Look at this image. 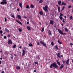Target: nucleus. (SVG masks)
Returning a JSON list of instances; mask_svg holds the SVG:
<instances>
[{"instance_id":"obj_21","label":"nucleus","mask_w":73,"mask_h":73,"mask_svg":"<svg viewBox=\"0 0 73 73\" xmlns=\"http://www.w3.org/2000/svg\"><path fill=\"white\" fill-rule=\"evenodd\" d=\"M39 14L40 15H43V12L42 11H40L39 12Z\"/></svg>"},{"instance_id":"obj_42","label":"nucleus","mask_w":73,"mask_h":73,"mask_svg":"<svg viewBox=\"0 0 73 73\" xmlns=\"http://www.w3.org/2000/svg\"><path fill=\"white\" fill-rule=\"evenodd\" d=\"M0 33H1V34L3 33V31H2V30H1L0 31Z\"/></svg>"},{"instance_id":"obj_59","label":"nucleus","mask_w":73,"mask_h":73,"mask_svg":"<svg viewBox=\"0 0 73 73\" xmlns=\"http://www.w3.org/2000/svg\"><path fill=\"white\" fill-rule=\"evenodd\" d=\"M0 64H1V61H0Z\"/></svg>"},{"instance_id":"obj_47","label":"nucleus","mask_w":73,"mask_h":73,"mask_svg":"<svg viewBox=\"0 0 73 73\" xmlns=\"http://www.w3.org/2000/svg\"><path fill=\"white\" fill-rule=\"evenodd\" d=\"M65 62H66V61H63V64H65Z\"/></svg>"},{"instance_id":"obj_53","label":"nucleus","mask_w":73,"mask_h":73,"mask_svg":"<svg viewBox=\"0 0 73 73\" xmlns=\"http://www.w3.org/2000/svg\"><path fill=\"white\" fill-rule=\"evenodd\" d=\"M1 37H3V34H1Z\"/></svg>"},{"instance_id":"obj_58","label":"nucleus","mask_w":73,"mask_h":73,"mask_svg":"<svg viewBox=\"0 0 73 73\" xmlns=\"http://www.w3.org/2000/svg\"><path fill=\"white\" fill-rule=\"evenodd\" d=\"M6 1V0H3V2H5V1Z\"/></svg>"},{"instance_id":"obj_38","label":"nucleus","mask_w":73,"mask_h":73,"mask_svg":"<svg viewBox=\"0 0 73 73\" xmlns=\"http://www.w3.org/2000/svg\"><path fill=\"white\" fill-rule=\"evenodd\" d=\"M4 19L5 22H6V21H7V18L6 17H5L4 18Z\"/></svg>"},{"instance_id":"obj_14","label":"nucleus","mask_w":73,"mask_h":73,"mask_svg":"<svg viewBox=\"0 0 73 73\" xmlns=\"http://www.w3.org/2000/svg\"><path fill=\"white\" fill-rule=\"evenodd\" d=\"M5 31L6 32H7V33H9V30H8L7 29L5 28Z\"/></svg>"},{"instance_id":"obj_54","label":"nucleus","mask_w":73,"mask_h":73,"mask_svg":"<svg viewBox=\"0 0 73 73\" xmlns=\"http://www.w3.org/2000/svg\"><path fill=\"white\" fill-rule=\"evenodd\" d=\"M13 57H11V60H13Z\"/></svg>"},{"instance_id":"obj_18","label":"nucleus","mask_w":73,"mask_h":73,"mask_svg":"<svg viewBox=\"0 0 73 73\" xmlns=\"http://www.w3.org/2000/svg\"><path fill=\"white\" fill-rule=\"evenodd\" d=\"M56 61L58 65L59 66H60L61 65V63H60V62H58L57 60H56Z\"/></svg>"},{"instance_id":"obj_1","label":"nucleus","mask_w":73,"mask_h":73,"mask_svg":"<svg viewBox=\"0 0 73 73\" xmlns=\"http://www.w3.org/2000/svg\"><path fill=\"white\" fill-rule=\"evenodd\" d=\"M53 68H54L56 69H57V68H58V65H57V64L56 62H54L53 63Z\"/></svg>"},{"instance_id":"obj_10","label":"nucleus","mask_w":73,"mask_h":73,"mask_svg":"<svg viewBox=\"0 0 73 73\" xmlns=\"http://www.w3.org/2000/svg\"><path fill=\"white\" fill-rule=\"evenodd\" d=\"M64 67V64H62L60 66V68H59L60 69H62Z\"/></svg>"},{"instance_id":"obj_31","label":"nucleus","mask_w":73,"mask_h":73,"mask_svg":"<svg viewBox=\"0 0 73 73\" xmlns=\"http://www.w3.org/2000/svg\"><path fill=\"white\" fill-rule=\"evenodd\" d=\"M60 7H58V12H60Z\"/></svg>"},{"instance_id":"obj_12","label":"nucleus","mask_w":73,"mask_h":73,"mask_svg":"<svg viewBox=\"0 0 73 73\" xmlns=\"http://www.w3.org/2000/svg\"><path fill=\"white\" fill-rule=\"evenodd\" d=\"M12 41L11 40H9L8 42V44H12Z\"/></svg>"},{"instance_id":"obj_63","label":"nucleus","mask_w":73,"mask_h":73,"mask_svg":"<svg viewBox=\"0 0 73 73\" xmlns=\"http://www.w3.org/2000/svg\"><path fill=\"white\" fill-rule=\"evenodd\" d=\"M56 7H58V5H56Z\"/></svg>"},{"instance_id":"obj_48","label":"nucleus","mask_w":73,"mask_h":73,"mask_svg":"<svg viewBox=\"0 0 73 73\" xmlns=\"http://www.w3.org/2000/svg\"><path fill=\"white\" fill-rule=\"evenodd\" d=\"M10 36H11V35H7V37H9Z\"/></svg>"},{"instance_id":"obj_11","label":"nucleus","mask_w":73,"mask_h":73,"mask_svg":"<svg viewBox=\"0 0 73 73\" xmlns=\"http://www.w3.org/2000/svg\"><path fill=\"white\" fill-rule=\"evenodd\" d=\"M48 34L50 36H51L52 35V32H51V31H50V30H48Z\"/></svg>"},{"instance_id":"obj_5","label":"nucleus","mask_w":73,"mask_h":73,"mask_svg":"<svg viewBox=\"0 0 73 73\" xmlns=\"http://www.w3.org/2000/svg\"><path fill=\"white\" fill-rule=\"evenodd\" d=\"M23 52H22V56H24L25 54V50H24V49L22 50Z\"/></svg>"},{"instance_id":"obj_17","label":"nucleus","mask_w":73,"mask_h":73,"mask_svg":"<svg viewBox=\"0 0 73 73\" xmlns=\"http://www.w3.org/2000/svg\"><path fill=\"white\" fill-rule=\"evenodd\" d=\"M17 18L18 19H20V20L21 19V16H20V15H17Z\"/></svg>"},{"instance_id":"obj_36","label":"nucleus","mask_w":73,"mask_h":73,"mask_svg":"<svg viewBox=\"0 0 73 73\" xmlns=\"http://www.w3.org/2000/svg\"><path fill=\"white\" fill-rule=\"evenodd\" d=\"M57 46L56 45L55 46V47L56 49L58 50V47H57Z\"/></svg>"},{"instance_id":"obj_28","label":"nucleus","mask_w":73,"mask_h":73,"mask_svg":"<svg viewBox=\"0 0 73 73\" xmlns=\"http://www.w3.org/2000/svg\"><path fill=\"white\" fill-rule=\"evenodd\" d=\"M27 29H28V30H29V31L31 30V28L27 26Z\"/></svg>"},{"instance_id":"obj_16","label":"nucleus","mask_w":73,"mask_h":73,"mask_svg":"<svg viewBox=\"0 0 73 73\" xmlns=\"http://www.w3.org/2000/svg\"><path fill=\"white\" fill-rule=\"evenodd\" d=\"M62 5H66V3H64V2H62L61 5V6H62Z\"/></svg>"},{"instance_id":"obj_50","label":"nucleus","mask_w":73,"mask_h":73,"mask_svg":"<svg viewBox=\"0 0 73 73\" xmlns=\"http://www.w3.org/2000/svg\"><path fill=\"white\" fill-rule=\"evenodd\" d=\"M70 45L72 46V45H73V44L72 43H70Z\"/></svg>"},{"instance_id":"obj_46","label":"nucleus","mask_w":73,"mask_h":73,"mask_svg":"<svg viewBox=\"0 0 73 73\" xmlns=\"http://www.w3.org/2000/svg\"><path fill=\"white\" fill-rule=\"evenodd\" d=\"M64 8H65V7L63 6L62 8V10H64Z\"/></svg>"},{"instance_id":"obj_40","label":"nucleus","mask_w":73,"mask_h":73,"mask_svg":"<svg viewBox=\"0 0 73 73\" xmlns=\"http://www.w3.org/2000/svg\"><path fill=\"white\" fill-rule=\"evenodd\" d=\"M42 32H44V27H43L42 30Z\"/></svg>"},{"instance_id":"obj_13","label":"nucleus","mask_w":73,"mask_h":73,"mask_svg":"<svg viewBox=\"0 0 73 73\" xmlns=\"http://www.w3.org/2000/svg\"><path fill=\"white\" fill-rule=\"evenodd\" d=\"M16 21V22H17V23H19V24H21V25H23V24L21 22H20L18 20H17Z\"/></svg>"},{"instance_id":"obj_61","label":"nucleus","mask_w":73,"mask_h":73,"mask_svg":"<svg viewBox=\"0 0 73 73\" xmlns=\"http://www.w3.org/2000/svg\"><path fill=\"white\" fill-rule=\"evenodd\" d=\"M65 21H64V20H63V21H62V22L63 23H65Z\"/></svg>"},{"instance_id":"obj_24","label":"nucleus","mask_w":73,"mask_h":73,"mask_svg":"<svg viewBox=\"0 0 73 73\" xmlns=\"http://www.w3.org/2000/svg\"><path fill=\"white\" fill-rule=\"evenodd\" d=\"M17 47V46H16V44H14V45L13 46V48H16Z\"/></svg>"},{"instance_id":"obj_62","label":"nucleus","mask_w":73,"mask_h":73,"mask_svg":"<svg viewBox=\"0 0 73 73\" xmlns=\"http://www.w3.org/2000/svg\"><path fill=\"white\" fill-rule=\"evenodd\" d=\"M12 4H13V3H11V4H10V7H11V5H12Z\"/></svg>"},{"instance_id":"obj_35","label":"nucleus","mask_w":73,"mask_h":73,"mask_svg":"<svg viewBox=\"0 0 73 73\" xmlns=\"http://www.w3.org/2000/svg\"><path fill=\"white\" fill-rule=\"evenodd\" d=\"M19 32H21L22 31V30L21 29H19Z\"/></svg>"},{"instance_id":"obj_4","label":"nucleus","mask_w":73,"mask_h":73,"mask_svg":"<svg viewBox=\"0 0 73 73\" xmlns=\"http://www.w3.org/2000/svg\"><path fill=\"white\" fill-rule=\"evenodd\" d=\"M40 42L41 44H42V45H43V46H45V48H46V47H47L46 46V44H45V43H44V42L43 41H40Z\"/></svg>"},{"instance_id":"obj_2","label":"nucleus","mask_w":73,"mask_h":73,"mask_svg":"<svg viewBox=\"0 0 73 73\" xmlns=\"http://www.w3.org/2000/svg\"><path fill=\"white\" fill-rule=\"evenodd\" d=\"M48 5H46L45 6V7H44L43 8V9L44 11H46V12H48Z\"/></svg>"},{"instance_id":"obj_52","label":"nucleus","mask_w":73,"mask_h":73,"mask_svg":"<svg viewBox=\"0 0 73 73\" xmlns=\"http://www.w3.org/2000/svg\"><path fill=\"white\" fill-rule=\"evenodd\" d=\"M17 11H20V9L19 8L17 9Z\"/></svg>"},{"instance_id":"obj_57","label":"nucleus","mask_w":73,"mask_h":73,"mask_svg":"<svg viewBox=\"0 0 73 73\" xmlns=\"http://www.w3.org/2000/svg\"><path fill=\"white\" fill-rule=\"evenodd\" d=\"M27 24H29V23L28 22H27Z\"/></svg>"},{"instance_id":"obj_41","label":"nucleus","mask_w":73,"mask_h":73,"mask_svg":"<svg viewBox=\"0 0 73 73\" xmlns=\"http://www.w3.org/2000/svg\"><path fill=\"white\" fill-rule=\"evenodd\" d=\"M53 45H54V43H53V42L52 41L51 42V45L53 46Z\"/></svg>"},{"instance_id":"obj_44","label":"nucleus","mask_w":73,"mask_h":73,"mask_svg":"<svg viewBox=\"0 0 73 73\" xmlns=\"http://www.w3.org/2000/svg\"><path fill=\"white\" fill-rule=\"evenodd\" d=\"M37 45H40V44H39V42H37Z\"/></svg>"},{"instance_id":"obj_37","label":"nucleus","mask_w":73,"mask_h":73,"mask_svg":"<svg viewBox=\"0 0 73 73\" xmlns=\"http://www.w3.org/2000/svg\"><path fill=\"white\" fill-rule=\"evenodd\" d=\"M29 5H27L26 7V8H27V9H29Z\"/></svg>"},{"instance_id":"obj_9","label":"nucleus","mask_w":73,"mask_h":73,"mask_svg":"<svg viewBox=\"0 0 73 73\" xmlns=\"http://www.w3.org/2000/svg\"><path fill=\"white\" fill-rule=\"evenodd\" d=\"M22 4H23V3L21 2V3H19V7H21V9H22V8H23V7H22Z\"/></svg>"},{"instance_id":"obj_55","label":"nucleus","mask_w":73,"mask_h":73,"mask_svg":"<svg viewBox=\"0 0 73 73\" xmlns=\"http://www.w3.org/2000/svg\"><path fill=\"white\" fill-rule=\"evenodd\" d=\"M1 73H5V72H4L3 71H2Z\"/></svg>"},{"instance_id":"obj_15","label":"nucleus","mask_w":73,"mask_h":73,"mask_svg":"<svg viewBox=\"0 0 73 73\" xmlns=\"http://www.w3.org/2000/svg\"><path fill=\"white\" fill-rule=\"evenodd\" d=\"M50 24H52V25H53V21L51 20L50 21Z\"/></svg>"},{"instance_id":"obj_7","label":"nucleus","mask_w":73,"mask_h":73,"mask_svg":"<svg viewBox=\"0 0 73 73\" xmlns=\"http://www.w3.org/2000/svg\"><path fill=\"white\" fill-rule=\"evenodd\" d=\"M1 4H2V5L4 4H7V2L6 1L5 2H1L0 3Z\"/></svg>"},{"instance_id":"obj_60","label":"nucleus","mask_w":73,"mask_h":73,"mask_svg":"<svg viewBox=\"0 0 73 73\" xmlns=\"http://www.w3.org/2000/svg\"><path fill=\"white\" fill-rule=\"evenodd\" d=\"M0 52L1 53H2V52H3V50H1V51H0Z\"/></svg>"},{"instance_id":"obj_64","label":"nucleus","mask_w":73,"mask_h":73,"mask_svg":"<svg viewBox=\"0 0 73 73\" xmlns=\"http://www.w3.org/2000/svg\"><path fill=\"white\" fill-rule=\"evenodd\" d=\"M24 19H27V17H24Z\"/></svg>"},{"instance_id":"obj_51","label":"nucleus","mask_w":73,"mask_h":73,"mask_svg":"<svg viewBox=\"0 0 73 73\" xmlns=\"http://www.w3.org/2000/svg\"><path fill=\"white\" fill-rule=\"evenodd\" d=\"M70 19H73V17L72 16H70Z\"/></svg>"},{"instance_id":"obj_43","label":"nucleus","mask_w":73,"mask_h":73,"mask_svg":"<svg viewBox=\"0 0 73 73\" xmlns=\"http://www.w3.org/2000/svg\"><path fill=\"white\" fill-rule=\"evenodd\" d=\"M72 7V6L71 5H69L68 6V8H70Z\"/></svg>"},{"instance_id":"obj_45","label":"nucleus","mask_w":73,"mask_h":73,"mask_svg":"<svg viewBox=\"0 0 73 73\" xmlns=\"http://www.w3.org/2000/svg\"><path fill=\"white\" fill-rule=\"evenodd\" d=\"M3 38L4 39H6V38H7V36H4L3 37Z\"/></svg>"},{"instance_id":"obj_6","label":"nucleus","mask_w":73,"mask_h":73,"mask_svg":"<svg viewBox=\"0 0 73 73\" xmlns=\"http://www.w3.org/2000/svg\"><path fill=\"white\" fill-rule=\"evenodd\" d=\"M10 16L11 17H12V18H13V19H15V15H14V14H13V13H11L10 15Z\"/></svg>"},{"instance_id":"obj_8","label":"nucleus","mask_w":73,"mask_h":73,"mask_svg":"<svg viewBox=\"0 0 73 73\" xmlns=\"http://www.w3.org/2000/svg\"><path fill=\"white\" fill-rule=\"evenodd\" d=\"M57 57H59V58H61V56H60V53H58V54H56Z\"/></svg>"},{"instance_id":"obj_26","label":"nucleus","mask_w":73,"mask_h":73,"mask_svg":"<svg viewBox=\"0 0 73 73\" xmlns=\"http://www.w3.org/2000/svg\"><path fill=\"white\" fill-rule=\"evenodd\" d=\"M16 69H20V68L19 66H17L16 67Z\"/></svg>"},{"instance_id":"obj_32","label":"nucleus","mask_w":73,"mask_h":73,"mask_svg":"<svg viewBox=\"0 0 73 73\" xmlns=\"http://www.w3.org/2000/svg\"><path fill=\"white\" fill-rule=\"evenodd\" d=\"M59 19H60V20H62V19H63V18H62V17H59Z\"/></svg>"},{"instance_id":"obj_25","label":"nucleus","mask_w":73,"mask_h":73,"mask_svg":"<svg viewBox=\"0 0 73 73\" xmlns=\"http://www.w3.org/2000/svg\"><path fill=\"white\" fill-rule=\"evenodd\" d=\"M58 43H59V44H62V42H60V40H58Z\"/></svg>"},{"instance_id":"obj_19","label":"nucleus","mask_w":73,"mask_h":73,"mask_svg":"<svg viewBox=\"0 0 73 73\" xmlns=\"http://www.w3.org/2000/svg\"><path fill=\"white\" fill-rule=\"evenodd\" d=\"M69 59H68L66 62V64L67 65H69Z\"/></svg>"},{"instance_id":"obj_49","label":"nucleus","mask_w":73,"mask_h":73,"mask_svg":"<svg viewBox=\"0 0 73 73\" xmlns=\"http://www.w3.org/2000/svg\"><path fill=\"white\" fill-rule=\"evenodd\" d=\"M1 57L0 58V60H2L3 59V58L2 57H3V56H1Z\"/></svg>"},{"instance_id":"obj_39","label":"nucleus","mask_w":73,"mask_h":73,"mask_svg":"<svg viewBox=\"0 0 73 73\" xmlns=\"http://www.w3.org/2000/svg\"><path fill=\"white\" fill-rule=\"evenodd\" d=\"M35 64H37V65H38V62H35Z\"/></svg>"},{"instance_id":"obj_27","label":"nucleus","mask_w":73,"mask_h":73,"mask_svg":"<svg viewBox=\"0 0 73 73\" xmlns=\"http://www.w3.org/2000/svg\"><path fill=\"white\" fill-rule=\"evenodd\" d=\"M36 60H40V58H39V56H37L36 57Z\"/></svg>"},{"instance_id":"obj_20","label":"nucleus","mask_w":73,"mask_h":73,"mask_svg":"<svg viewBox=\"0 0 73 73\" xmlns=\"http://www.w3.org/2000/svg\"><path fill=\"white\" fill-rule=\"evenodd\" d=\"M43 3V0H40L38 3Z\"/></svg>"},{"instance_id":"obj_29","label":"nucleus","mask_w":73,"mask_h":73,"mask_svg":"<svg viewBox=\"0 0 73 73\" xmlns=\"http://www.w3.org/2000/svg\"><path fill=\"white\" fill-rule=\"evenodd\" d=\"M63 16V14L62 13H60V16L59 17H62Z\"/></svg>"},{"instance_id":"obj_30","label":"nucleus","mask_w":73,"mask_h":73,"mask_svg":"<svg viewBox=\"0 0 73 73\" xmlns=\"http://www.w3.org/2000/svg\"><path fill=\"white\" fill-rule=\"evenodd\" d=\"M31 8H34V6L33 5L31 4Z\"/></svg>"},{"instance_id":"obj_56","label":"nucleus","mask_w":73,"mask_h":73,"mask_svg":"<svg viewBox=\"0 0 73 73\" xmlns=\"http://www.w3.org/2000/svg\"><path fill=\"white\" fill-rule=\"evenodd\" d=\"M34 72H36V70H34Z\"/></svg>"},{"instance_id":"obj_34","label":"nucleus","mask_w":73,"mask_h":73,"mask_svg":"<svg viewBox=\"0 0 73 73\" xmlns=\"http://www.w3.org/2000/svg\"><path fill=\"white\" fill-rule=\"evenodd\" d=\"M29 45L30 46H33V45H32V44H29Z\"/></svg>"},{"instance_id":"obj_3","label":"nucleus","mask_w":73,"mask_h":73,"mask_svg":"<svg viewBox=\"0 0 73 73\" xmlns=\"http://www.w3.org/2000/svg\"><path fill=\"white\" fill-rule=\"evenodd\" d=\"M58 32H59V33H60L61 35H66V33H63L62 31L60 30V29H58Z\"/></svg>"},{"instance_id":"obj_23","label":"nucleus","mask_w":73,"mask_h":73,"mask_svg":"<svg viewBox=\"0 0 73 73\" xmlns=\"http://www.w3.org/2000/svg\"><path fill=\"white\" fill-rule=\"evenodd\" d=\"M61 3H62V2L61 1H59L58 2V3L59 5H61Z\"/></svg>"},{"instance_id":"obj_33","label":"nucleus","mask_w":73,"mask_h":73,"mask_svg":"<svg viewBox=\"0 0 73 73\" xmlns=\"http://www.w3.org/2000/svg\"><path fill=\"white\" fill-rule=\"evenodd\" d=\"M64 30L66 32H67V31H68V30L67 29V28H65L64 29Z\"/></svg>"},{"instance_id":"obj_22","label":"nucleus","mask_w":73,"mask_h":73,"mask_svg":"<svg viewBox=\"0 0 73 73\" xmlns=\"http://www.w3.org/2000/svg\"><path fill=\"white\" fill-rule=\"evenodd\" d=\"M53 66V64H51L50 65V68H52V67Z\"/></svg>"}]
</instances>
